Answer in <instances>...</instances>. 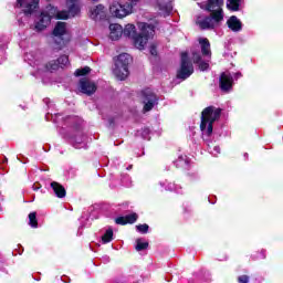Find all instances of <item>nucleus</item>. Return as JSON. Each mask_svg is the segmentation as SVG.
<instances>
[{"mask_svg":"<svg viewBox=\"0 0 283 283\" xmlns=\"http://www.w3.org/2000/svg\"><path fill=\"white\" fill-rule=\"evenodd\" d=\"M88 17L90 19H93V21H98L105 17V7L102 4L91 7L88 9Z\"/></svg>","mask_w":283,"mask_h":283,"instance_id":"4468645a","label":"nucleus"},{"mask_svg":"<svg viewBox=\"0 0 283 283\" xmlns=\"http://www.w3.org/2000/svg\"><path fill=\"white\" fill-rule=\"evenodd\" d=\"M17 8H21L24 14H32L39 8V0H17Z\"/></svg>","mask_w":283,"mask_h":283,"instance_id":"9d476101","label":"nucleus"},{"mask_svg":"<svg viewBox=\"0 0 283 283\" xmlns=\"http://www.w3.org/2000/svg\"><path fill=\"white\" fill-rule=\"evenodd\" d=\"M233 87V77L231 76V73L224 72L220 76V88L223 92H229Z\"/></svg>","mask_w":283,"mask_h":283,"instance_id":"ddd939ff","label":"nucleus"},{"mask_svg":"<svg viewBox=\"0 0 283 283\" xmlns=\"http://www.w3.org/2000/svg\"><path fill=\"white\" fill-rule=\"evenodd\" d=\"M227 23H228V27L230 28V30H232V32H240V30H242V22L235 15H232L227 21Z\"/></svg>","mask_w":283,"mask_h":283,"instance_id":"aec40b11","label":"nucleus"},{"mask_svg":"<svg viewBox=\"0 0 283 283\" xmlns=\"http://www.w3.org/2000/svg\"><path fill=\"white\" fill-rule=\"evenodd\" d=\"M66 36H67V27L65 22H57L53 30V40L57 45H65Z\"/></svg>","mask_w":283,"mask_h":283,"instance_id":"1a4fd4ad","label":"nucleus"},{"mask_svg":"<svg viewBox=\"0 0 283 283\" xmlns=\"http://www.w3.org/2000/svg\"><path fill=\"white\" fill-rule=\"evenodd\" d=\"M159 10L161 11V14L164 17H167L174 10V4H171V1L165 2V0L159 1Z\"/></svg>","mask_w":283,"mask_h":283,"instance_id":"5701e85b","label":"nucleus"},{"mask_svg":"<svg viewBox=\"0 0 283 283\" xmlns=\"http://www.w3.org/2000/svg\"><path fill=\"white\" fill-rule=\"evenodd\" d=\"M192 61H193V63L199 64V70H201V72H205L206 70H209V63L201 62L202 57L200 56V53L192 52Z\"/></svg>","mask_w":283,"mask_h":283,"instance_id":"4be33fe9","label":"nucleus"},{"mask_svg":"<svg viewBox=\"0 0 283 283\" xmlns=\"http://www.w3.org/2000/svg\"><path fill=\"white\" fill-rule=\"evenodd\" d=\"M137 231H139L140 233H147V231H149V226L148 224H139L136 227Z\"/></svg>","mask_w":283,"mask_h":283,"instance_id":"c85d7f7f","label":"nucleus"},{"mask_svg":"<svg viewBox=\"0 0 283 283\" xmlns=\"http://www.w3.org/2000/svg\"><path fill=\"white\" fill-rule=\"evenodd\" d=\"M134 7L130 3L120 4V2H112L109 7V12L113 17L117 19H123L132 14Z\"/></svg>","mask_w":283,"mask_h":283,"instance_id":"423d86ee","label":"nucleus"},{"mask_svg":"<svg viewBox=\"0 0 283 283\" xmlns=\"http://www.w3.org/2000/svg\"><path fill=\"white\" fill-rule=\"evenodd\" d=\"M142 101L144 103V112H151L154 106L158 104V97L149 88L142 92Z\"/></svg>","mask_w":283,"mask_h":283,"instance_id":"6e6552de","label":"nucleus"},{"mask_svg":"<svg viewBox=\"0 0 283 283\" xmlns=\"http://www.w3.org/2000/svg\"><path fill=\"white\" fill-rule=\"evenodd\" d=\"M54 18L56 19V9L50 8L48 11H43L34 24V30L36 32H43Z\"/></svg>","mask_w":283,"mask_h":283,"instance_id":"39448f33","label":"nucleus"},{"mask_svg":"<svg viewBox=\"0 0 283 283\" xmlns=\"http://www.w3.org/2000/svg\"><path fill=\"white\" fill-rule=\"evenodd\" d=\"M214 151H217V154H220V147L216 146Z\"/></svg>","mask_w":283,"mask_h":283,"instance_id":"473e14b6","label":"nucleus"},{"mask_svg":"<svg viewBox=\"0 0 283 283\" xmlns=\"http://www.w3.org/2000/svg\"><path fill=\"white\" fill-rule=\"evenodd\" d=\"M138 220V214L136 212H133L130 214H127L125 217H118L115 222L116 224H134Z\"/></svg>","mask_w":283,"mask_h":283,"instance_id":"6ab92c4d","label":"nucleus"},{"mask_svg":"<svg viewBox=\"0 0 283 283\" xmlns=\"http://www.w3.org/2000/svg\"><path fill=\"white\" fill-rule=\"evenodd\" d=\"M240 1L242 0H228L227 8L232 10V12H238L240 10Z\"/></svg>","mask_w":283,"mask_h":283,"instance_id":"b1692460","label":"nucleus"},{"mask_svg":"<svg viewBox=\"0 0 283 283\" xmlns=\"http://www.w3.org/2000/svg\"><path fill=\"white\" fill-rule=\"evenodd\" d=\"M109 36L112 41H118L123 36V27L120 24H111Z\"/></svg>","mask_w":283,"mask_h":283,"instance_id":"f3484780","label":"nucleus"},{"mask_svg":"<svg viewBox=\"0 0 283 283\" xmlns=\"http://www.w3.org/2000/svg\"><path fill=\"white\" fill-rule=\"evenodd\" d=\"M222 109L216 106H208L201 113L200 129L203 136H211L213 134V123L220 118Z\"/></svg>","mask_w":283,"mask_h":283,"instance_id":"f03ea898","label":"nucleus"},{"mask_svg":"<svg viewBox=\"0 0 283 283\" xmlns=\"http://www.w3.org/2000/svg\"><path fill=\"white\" fill-rule=\"evenodd\" d=\"M133 3H136V1H138V0H130Z\"/></svg>","mask_w":283,"mask_h":283,"instance_id":"c9c22d12","label":"nucleus"},{"mask_svg":"<svg viewBox=\"0 0 283 283\" xmlns=\"http://www.w3.org/2000/svg\"><path fill=\"white\" fill-rule=\"evenodd\" d=\"M224 21V12L214 11L210 15H198L196 23L200 30H214Z\"/></svg>","mask_w":283,"mask_h":283,"instance_id":"7ed1b4c3","label":"nucleus"},{"mask_svg":"<svg viewBox=\"0 0 283 283\" xmlns=\"http://www.w3.org/2000/svg\"><path fill=\"white\" fill-rule=\"evenodd\" d=\"M144 133H145V134H149V128H146V129L144 130Z\"/></svg>","mask_w":283,"mask_h":283,"instance_id":"f704fd0d","label":"nucleus"},{"mask_svg":"<svg viewBox=\"0 0 283 283\" xmlns=\"http://www.w3.org/2000/svg\"><path fill=\"white\" fill-rule=\"evenodd\" d=\"M149 247L148 242H143V239H137L136 241V251H145Z\"/></svg>","mask_w":283,"mask_h":283,"instance_id":"bb28decb","label":"nucleus"},{"mask_svg":"<svg viewBox=\"0 0 283 283\" xmlns=\"http://www.w3.org/2000/svg\"><path fill=\"white\" fill-rule=\"evenodd\" d=\"M29 224L33 229H36V227H39V221L36 220V212H31L29 214Z\"/></svg>","mask_w":283,"mask_h":283,"instance_id":"a878e982","label":"nucleus"},{"mask_svg":"<svg viewBox=\"0 0 283 283\" xmlns=\"http://www.w3.org/2000/svg\"><path fill=\"white\" fill-rule=\"evenodd\" d=\"M112 240H114V230L109 228L108 230H106V232L102 237V242L103 244H107L112 242Z\"/></svg>","mask_w":283,"mask_h":283,"instance_id":"393cba45","label":"nucleus"},{"mask_svg":"<svg viewBox=\"0 0 283 283\" xmlns=\"http://www.w3.org/2000/svg\"><path fill=\"white\" fill-rule=\"evenodd\" d=\"M150 54H156V50L151 49Z\"/></svg>","mask_w":283,"mask_h":283,"instance_id":"72a5a7b5","label":"nucleus"},{"mask_svg":"<svg viewBox=\"0 0 283 283\" xmlns=\"http://www.w3.org/2000/svg\"><path fill=\"white\" fill-rule=\"evenodd\" d=\"M199 45L201 46V53L203 56L211 59V43L207 38H199Z\"/></svg>","mask_w":283,"mask_h":283,"instance_id":"a211bd4d","label":"nucleus"},{"mask_svg":"<svg viewBox=\"0 0 283 283\" xmlns=\"http://www.w3.org/2000/svg\"><path fill=\"white\" fill-rule=\"evenodd\" d=\"M70 64V59L66 55H62L57 59V61L49 62V65H46V69L50 72H54V70H57L60 67H65Z\"/></svg>","mask_w":283,"mask_h":283,"instance_id":"f8f14e48","label":"nucleus"},{"mask_svg":"<svg viewBox=\"0 0 283 283\" xmlns=\"http://www.w3.org/2000/svg\"><path fill=\"white\" fill-rule=\"evenodd\" d=\"M51 189H53L57 198H65V195H66L65 187H63L61 184L56 181L51 182Z\"/></svg>","mask_w":283,"mask_h":283,"instance_id":"412c9836","label":"nucleus"},{"mask_svg":"<svg viewBox=\"0 0 283 283\" xmlns=\"http://www.w3.org/2000/svg\"><path fill=\"white\" fill-rule=\"evenodd\" d=\"M80 90L83 94H87L88 96H92V94L96 92V84L87 80H82L80 82Z\"/></svg>","mask_w":283,"mask_h":283,"instance_id":"2eb2a0df","label":"nucleus"},{"mask_svg":"<svg viewBox=\"0 0 283 283\" xmlns=\"http://www.w3.org/2000/svg\"><path fill=\"white\" fill-rule=\"evenodd\" d=\"M239 283H249V276L248 275H241L239 276Z\"/></svg>","mask_w":283,"mask_h":283,"instance_id":"c756f323","label":"nucleus"},{"mask_svg":"<svg viewBox=\"0 0 283 283\" xmlns=\"http://www.w3.org/2000/svg\"><path fill=\"white\" fill-rule=\"evenodd\" d=\"M193 74V64L189 62V57L187 53L181 54V66L177 73V78H181L182 81L189 78Z\"/></svg>","mask_w":283,"mask_h":283,"instance_id":"0eeeda50","label":"nucleus"},{"mask_svg":"<svg viewBox=\"0 0 283 283\" xmlns=\"http://www.w3.org/2000/svg\"><path fill=\"white\" fill-rule=\"evenodd\" d=\"M77 0H66V3L70 4V3H76Z\"/></svg>","mask_w":283,"mask_h":283,"instance_id":"2f4dec72","label":"nucleus"},{"mask_svg":"<svg viewBox=\"0 0 283 283\" xmlns=\"http://www.w3.org/2000/svg\"><path fill=\"white\" fill-rule=\"evenodd\" d=\"M137 25L140 30L139 34L136 33V27L134 24H127L124 29V34L126 36H132L137 50H145V45H147L149 39H154V34H156V27L145 22H139Z\"/></svg>","mask_w":283,"mask_h":283,"instance_id":"f257e3e1","label":"nucleus"},{"mask_svg":"<svg viewBox=\"0 0 283 283\" xmlns=\"http://www.w3.org/2000/svg\"><path fill=\"white\" fill-rule=\"evenodd\" d=\"M34 189H39V187H35Z\"/></svg>","mask_w":283,"mask_h":283,"instance_id":"e433bc0d","label":"nucleus"},{"mask_svg":"<svg viewBox=\"0 0 283 283\" xmlns=\"http://www.w3.org/2000/svg\"><path fill=\"white\" fill-rule=\"evenodd\" d=\"M69 11H57L56 19H70L71 17H76L81 12V8L76 3H69Z\"/></svg>","mask_w":283,"mask_h":283,"instance_id":"9b49d317","label":"nucleus"},{"mask_svg":"<svg viewBox=\"0 0 283 283\" xmlns=\"http://www.w3.org/2000/svg\"><path fill=\"white\" fill-rule=\"evenodd\" d=\"M222 6H224V0H208L206 4V10L211 13L220 11L223 12Z\"/></svg>","mask_w":283,"mask_h":283,"instance_id":"dca6fc26","label":"nucleus"},{"mask_svg":"<svg viewBox=\"0 0 283 283\" xmlns=\"http://www.w3.org/2000/svg\"><path fill=\"white\" fill-rule=\"evenodd\" d=\"M168 190L169 191H176V186L174 184L168 185Z\"/></svg>","mask_w":283,"mask_h":283,"instance_id":"7c9ffc66","label":"nucleus"},{"mask_svg":"<svg viewBox=\"0 0 283 283\" xmlns=\"http://www.w3.org/2000/svg\"><path fill=\"white\" fill-rule=\"evenodd\" d=\"M129 63H132V56L127 53H122L115 60V66L113 74L119 81H125L129 76Z\"/></svg>","mask_w":283,"mask_h":283,"instance_id":"20e7f679","label":"nucleus"},{"mask_svg":"<svg viewBox=\"0 0 283 283\" xmlns=\"http://www.w3.org/2000/svg\"><path fill=\"white\" fill-rule=\"evenodd\" d=\"M90 72H92V69H90V66H84L75 71V76H85L90 74Z\"/></svg>","mask_w":283,"mask_h":283,"instance_id":"cd10ccee","label":"nucleus"}]
</instances>
